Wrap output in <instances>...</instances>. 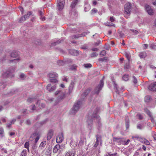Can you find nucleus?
Listing matches in <instances>:
<instances>
[{
  "label": "nucleus",
  "mask_w": 156,
  "mask_h": 156,
  "mask_svg": "<svg viewBox=\"0 0 156 156\" xmlns=\"http://www.w3.org/2000/svg\"><path fill=\"white\" fill-rule=\"evenodd\" d=\"M77 13L75 9H73L72 10V11H70V14L72 16H74V17H76L77 16Z\"/></svg>",
  "instance_id": "b1692460"
},
{
  "label": "nucleus",
  "mask_w": 156,
  "mask_h": 156,
  "mask_svg": "<svg viewBox=\"0 0 156 156\" xmlns=\"http://www.w3.org/2000/svg\"><path fill=\"white\" fill-rule=\"evenodd\" d=\"M83 66L86 68H89L91 67L92 66V65L90 63L84 64Z\"/></svg>",
  "instance_id": "37998d69"
},
{
  "label": "nucleus",
  "mask_w": 156,
  "mask_h": 156,
  "mask_svg": "<svg viewBox=\"0 0 156 156\" xmlns=\"http://www.w3.org/2000/svg\"><path fill=\"white\" fill-rule=\"evenodd\" d=\"M130 30L131 31L133 32L135 35H137L138 33V32L136 30L131 29Z\"/></svg>",
  "instance_id": "69168bd1"
},
{
  "label": "nucleus",
  "mask_w": 156,
  "mask_h": 156,
  "mask_svg": "<svg viewBox=\"0 0 156 156\" xmlns=\"http://www.w3.org/2000/svg\"><path fill=\"white\" fill-rule=\"evenodd\" d=\"M61 40H58L57 41L52 43L51 44L52 46H55L57 44H58L61 42Z\"/></svg>",
  "instance_id": "09e8293b"
},
{
  "label": "nucleus",
  "mask_w": 156,
  "mask_h": 156,
  "mask_svg": "<svg viewBox=\"0 0 156 156\" xmlns=\"http://www.w3.org/2000/svg\"><path fill=\"white\" fill-rule=\"evenodd\" d=\"M148 89L152 91L156 90V82L151 84L148 87Z\"/></svg>",
  "instance_id": "9b49d317"
},
{
  "label": "nucleus",
  "mask_w": 156,
  "mask_h": 156,
  "mask_svg": "<svg viewBox=\"0 0 156 156\" xmlns=\"http://www.w3.org/2000/svg\"><path fill=\"white\" fill-rule=\"evenodd\" d=\"M37 148V147L36 144H34L32 146L31 150V152L32 154H34L36 153L37 151L36 149Z\"/></svg>",
  "instance_id": "393cba45"
},
{
  "label": "nucleus",
  "mask_w": 156,
  "mask_h": 156,
  "mask_svg": "<svg viewBox=\"0 0 156 156\" xmlns=\"http://www.w3.org/2000/svg\"><path fill=\"white\" fill-rule=\"evenodd\" d=\"M96 140L94 146L95 147H97L99 144V140L101 139V137L98 135H97L96 136Z\"/></svg>",
  "instance_id": "412c9836"
},
{
  "label": "nucleus",
  "mask_w": 156,
  "mask_h": 156,
  "mask_svg": "<svg viewBox=\"0 0 156 156\" xmlns=\"http://www.w3.org/2000/svg\"><path fill=\"white\" fill-rule=\"evenodd\" d=\"M70 53L73 55L77 56L79 54V51L75 50H71L69 51Z\"/></svg>",
  "instance_id": "aec40b11"
},
{
  "label": "nucleus",
  "mask_w": 156,
  "mask_h": 156,
  "mask_svg": "<svg viewBox=\"0 0 156 156\" xmlns=\"http://www.w3.org/2000/svg\"><path fill=\"white\" fill-rule=\"evenodd\" d=\"M96 112L94 113H93L92 115L89 116L87 120V127L90 130H92L93 128V120H96L98 124V129L99 130V128H100L101 126V124L100 122V118L98 115L97 114L98 111L99 110V108H97L96 109Z\"/></svg>",
  "instance_id": "f257e3e1"
},
{
  "label": "nucleus",
  "mask_w": 156,
  "mask_h": 156,
  "mask_svg": "<svg viewBox=\"0 0 156 156\" xmlns=\"http://www.w3.org/2000/svg\"><path fill=\"white\" fill-rule=\"evenodd\" d=\"M145 9L148 13L151 15H153L154 13V10L151 8V6L148 5H146L145 6Z\"/></svg>",
  "instance_id": "6e6552de"
},
{
  "label": "nucleus",
  "mask_w": 156,
  "mask_h": 156,
  "mask_svg": "<svg viewBox=\"0 0 156 156\" xmlns=\"http://www.w3.org/2000/svg\"><path fill=\"white\" fill-rule=\"evenodd\" d=\"M59 66H63L66 64L65 60H60L58 61L57 62Z\"/></svg>",
  "instance_id": "c85d7f7f"
},
{
  "label": "nucleus",
  "mask_w": 156,
  "mask_h": 156,
  "mask_svg": "<svg viewBox=\"0 0 156 156\" xmlns=\"http://www.w3.org/2000/svg\"><path fill=\"white\" fill-rule=\"evenodd\" d=\"M57 78H53L50 79V81L51 83H56L57 82V80L56 79Z\"/></svg>",
  "instance_id": "a18cd8bd"
},
{
  "label": "nucleus",
  "mask_w": 156,
  "mask_h": 156,
  "mask_svg": "<svg viewBox=\"0 0 156 156\" xmlns=\"http://www.w3.org/2000/svg\"><path fill=\"white\" fill-rule=\"evenodd\" d=\"M106 54V51L105 50L102 51L100 52V55L103 56H105Z\"/></svg>",
  "instance_id": "4d7b16f0"
},
{
  "label": "nucleus",
  "mask_w": 156,
  "mask_h": 156,
  "mask_svg": "<svg viewBox=\"0 0 156 156\" xmlns=\"http://www.w3.org/2000/svg\"><path fill=\"white\" fill-rule=\"evenodd\" d=\"M151 97L150 96H146L144 98L145 101L146 102L148 103L150 100Z\"/></svg>",
  "instance_id": "c9c22d12"
},
{
  "label": "nucleus",
  "mask_w": 156,
  "mask_h": 156,
  "mask_svg": "<svg viewBox=\"0 0 156 156\" xmlns=\"http://www.w3.org/2000/svg\"><path fill=\"white\" fill-rule=\"evenodd\" d=\"M32 12L31 11H30L27 13V14L24 16H26V18L27 19L29 18L30 16L32 15Z\"/></svg>",
  "instance_id": "2f4dec72"
},
{
  "label": "nucleus",
  "mask_w": 156,
  "mask_h": 156,
  "mask_svg": "<svg viewBox=\"0 0 156 156\" xmlns=\"http://www.w3.org/2000/svg\"><path fill=\"white\" fill-rule=\"evenodd\" d=\"M62 80L66 82H68V79L66 78V76H63L62 78Z\"/></svg>",
  "instance_id": "774afa93"
},
{
  "label": "nucleus",
  "mask_w": 156,
  "mask_h": 156,
  "mask_svg": "<svg viewBox=\"0 0 156 156\" xmlns=\"http://www.w3.org/2000/svg\"><path fill=\"white\" fill-rule=\"evenodd\" d=\"M74 84V83L73 81H72L71 82L69 87V90L67 94H68L69 95H70L72 93Z\"/></svg>",
  "instance_id": "9d476101"
},
{
  "label": "nucleus",
  "mask_w": 156,
  "mask_h": 156,
  "mask_svg": "<svg viewBox=\"0 0 156 156\" xmlns=\"http://www.w3.org/2000/svg\"><path fill=\"white\" fill-rule=\"evenodd\" d=\"M56 85H54L52 86L51 88H50L48 91L51 92L55 90L56 89Z\"/></svg>",
  "instance_id": "72a5a7b5"
},
{
  "label": "nucleus",
  "mask_w": 156,
  "mask_h": 156,
  "mask_svg": "<svg viewBox=\"0 0 156 156\" xmlns=\"http://www.w3.org/2000/svg\"><path fill=\"white\" fill-rule=\"evenodd\" d=\"M53 130L52 129H50L48 131L47 136V140H49L52 138L53 135Z\"/></svg>",
  "instance_id": "ddd939ff"
},
{
  "label": "nucleus",
  "mask_w": 156,
  "mask_h": 156,
  "mask_svg": "<svg viewBox=\"0 0 156 156\" xmlns=\"http://www.w3.org/2000/svg\"><path fill=\"white\" fill-rule=\"evenodd\" d=\"M143 143L147 145H149L150 144V142L148 141V140L145 139L144 140V141Z\"/></svg>",
  "instance_id": "603ef678"
},
{
  "label": "nucleus",
  "mask_w": 156,
  "mask_h": 156,
  "mask_svg": "<svg viewBox=\"0 0 156 156\" xmlns=\"http://www.w3.org/2000/svg\"><path fill=\"white\" fill-rule=\"evenodd\" d=\"M78 0H75L72 2L70 5V10H71V11H72V10H73V9H75L74 8Z\"/></svg>",
  "instance_id": "a211bd4d"
},
{
  "label": "nucleus",
  "mask_w": 156,
  "mask_h": 156,
  "mask_svg": "<svg viewBox=\"0 0 156 156\" xmlns=\"http://www.w3.org/2000/svg\"><path fill=\"white\" fill-rule=\"evenodd\" d=\"M129 141L130 140L129 139L127 140L126 141H124L123 140V142L122 143V144L124 145H126L129 143Z\"/></svg>",
  "instance_id": "3c124183"
},
{
  "label": "nucleus",
  "mask_w": 156,
  "mask_h": 156,
  "mask_svg": "<svg viewBox=\"0 0 156 156\" xmlns=\"http://www.w3.org/2000/svg\"><path fill=\"white\" fill-rule=\"evenodd\" d=\"M26 150H23L21 152V156H27Z\"/></svg>",
  "instance_id": "de8ad7c7"
},
{
  "label": "nucleus",
  "mask_w": 156,
  "mask_h": 156,
  "mask_svg": "<svg viewBox=\"0 0 156 156\" xmlns=\"http://www.w3.org/2000/svg\"><path fill=\"white\" fill-rule=\"evenodd\" d=\"M126 127V129H128L129 127V120L128 118H126L125 119Z\"/></svg>",
  "instance_id": "a878e982"
},
{
  "label": "nucleus",
  "mask_w": 156,
  "mask_h": 156,
  "mask_svg": "<svg viewBox=\"0 0 156 156\" xmlns=\"http://www.w3.org/2000/svg\"><path fill=\"white\" fill-rule=\"evenodd\" d=\"M140 137L138 135H136L135 136H132V139L134 140H139Z\"/></svg>",
  "instance_id": "864d4df0"
},
{
  "label": "nucleus",
  "mask_w": 156,
  "mask_h": 156,
  "mask_svg": "<svg viewBox=\"0 0 156 156\" xmlns=\"http://www.w3.org/2000/svg\"><path fill=\"white\" fill-rule=\"evenodd\" d=\"M19 54L17 51H13L11 54V56L12 58H16L18 56Z\"/></svg>",
  "instance_id": "bb28decb"
},
{
  "label": "nucleus",
  "mask_w": 156,
  "mask_h": 156,
  "mask_svg": "<svg viewBox=\"0 0 156 156\" xmlns=\"http://www.w3.org/2000/svg\"><path fill=\"white\" fill-rule=\"evenodd\" d=\"M20 60V59L19 58H18L13 60H12L10 61V62H18Z\"/></svg>",
  "instance_id": "680f3d73"
},
{
  "label": "nucleus",
  "mask_w": 156,
  "mask_h": 156,
  "mask_svg": "<svg viewBox=\"0 0 156 156\" xmlns=\"http://www.w3.org/2000/svg\"><path fill=\"white\" fill-rule=\"evenodd\" d=\"M113 140L114 141L119 143L120 144H122V143L123 142V140L119 137H113Z\"/></svg>",
  "instance_id": "dca6fc26"
},
{
  "label": "nucleus",
  "mask_w": 156,
  "mask_h": 156,
  "mask_svg": "<svg viewBox=\"0 0 156 156\" xmlns=\"http://www.w3.org/2000/svg\"><path fill=\"white\" fill-rule=\"evenodd\" d=\"M130 67L129 63L128 62L124 66V69L126 70H127L129 69Z\"/></svg>",
  "instance_id": "ea45409f"
},
{
  "label": "nucleus",
  "mask_w": 156,
  "mask_h": 156,
  "mask_svg": "<svg viewBox=\"0 0 156 156\" xmlns=\"http://www.w3.org/2000/svg\"><path fill=\"white\" fill-rule=\"evenodd\" d=\"M90 9V6L87 3H85L84 6V10L85 12L88 11Z\"/></svg>",
  "instance_id": "cd10ccee"
},
{
  "label": "nucleus",
  "mask_w": 156,
  "mask_h": 156,
  "mask_svg": "<svg viewBox=\"0 0 156 156\" xmlns=\"http://www.w3.org/2000/svg\"><path fill=\"white\" fill-rule=\"evenodd\" d=\"M27 19L26 18V16H24L23 17H21L19 20V22L20 23H22L24 21L26 20Z\"/></svg>",
  "instance_id": "e433bc0d"
},
{
  "label": "nucleus",
  "mask_w": 156,
  "mask_h": 156,
  "mask_svg": "<svg viewBox=\"0 0 156 156\" xmlns=\"http://www.w3.org/2000/svg\"><path fill=\"white\" fill-rule=\"evenodd\" d=\"M123 80L126 81L129 80V76L127 75H124L122 77Z\"/></svg>",
  "instance_id": "a19ab883"
},
{
  "label": "nucleus",
  "mask_w": 156,
  "mask_h": 156,
  "mask_svg": "<svg viewBox=\"0 0 156 156\" xmlns=\"http://www.w3.org/2000/svg\"><path fill=\"white\" fill-rule=\"evenodd\" d=\"M101 42V41L100 40H98L97 42L94 43V45L96 46H98L100 44Z\"/></svg>",
  "instance_id": "e2e57ef3"
},
{
  "label": "nucleus",
  "mask_w": 156,
  "mask_h": 156,
  "mask_svg": "<svg viewBox=\"0 0 156 156\" xmlns=\"http://www.w3.org/2000/svg\"><path fill=\"white\" fill-rule=\"evenodd\" d=\"M133 83L135 84H136L137 83V79L136 78L135 76H133Z\"/></svg>",
  "instance_id": "8fccbe9b"
},
{
  "label": "nucleus",
  "mask_w": 156,
  "mask_h": 156,
  "mask_svg": "<svg viewBox=\"0 0 156 156\" xmlns=\"http://www.w3.org/2000/svg\"><path fill=\"white\" fill-rule=\"evenodd\" d=\"M14 71V70L13 69H9L5 72L3 73L2 76L1 77L2 78H5L11 75V74Z\"/></svg>",
  "instance_id": "423d86ee"
},
{
  "label": "nucleus",
  "mask_w": 156,
  "mask_h": 156,
  "mask_svg": "<svg viewBox=\"0 0 156 156\" xmlns=\"http://www.w3.org/2000/svg\"><path fill=\"white\" fill-rule=\"evenodd\" d=\"M144 111L149 116L151 117V115L150 111L147 108L144 109Z\"/></svg>",
  "instance_id": "473e14b6"
},
{
  "label": "nucleus",
  "mask_w": 156,
  "mask_h": 156,
  "mask_svg": "<svg viewBox=\"0 0 156 156\" xmlns=\"http://www.w3.org/2000/svg\"><path fill=\"white\" fill-rule=\"evenodd\" d=\"M24 147L26 148H29V143L28 142H26L24 144Z\"/></svg>",
  "instance_id": "6e6d98bb"
},
{
  "label": "nucleus",
  "mask_w": 156,
  "mask_h": 156,
  "mask_svg": "<svg viewBox=\"0 0 156 156\" xmlns=\"http://www.w3.org/2000/svg\"><path fill=\"white\" fill-rule=\"evenodd\" d=\"M82 102L81 101H79L75 103L73 106L71 112V114L74 115L78 111L81 106Z\"/></svg>",
  "instance_id": "f03ea898"
},
{
  "label": "nucleus",
  "mask_w": 156,
  "mask_h": 156,
  "mask_svg": "<svg viewBox=\"0 0 156 156\" xmlns=\"http://www.w3.org/2000/svg\"><path fill=\"white\" fill-rule=\"evenodd\" d=\"M132 6L130 3H127L125 5L124 10L125 12L127 15H129L130 14Z\"/></svg>",
  "instance_id": "39448f33"
},
{
  "label": "nucleus",
  "mask_w": 156,
  "mask_h": 156,
  "mask_svg": "<svg viewBox=\"0 0 156 156\" xmlns=\"http://www.w3.org/2000/svg\"><path fill=\"white\" fill-rule=\"evenodd\" d=\"M55 95H58L57 97V101H58L63 99L65 96L66 94L63 92L61 90H58L55 93Z\"/></svg>",
  "instance_id": "20e7f679"
},
{
  "label": "nucleus",
  "mask_w": 156,
  "mask_h": 156,
  "mask_svg": "<svg viewBox=\"0 0 156 156\" xmlns=\"http://www.w3.org/2000/svg\"><path fill=\"white\" fill-rule=\"evenodd\" d=\"M65 62H66V64L71 63L73 62V60L71 59H67L65 60Z\"/></svg>",
  "instance_id": "79ce46f5"
},
{
  "label": "nucleus",
  "mask_w": 156,
  "mask_h": 156,
  "mask_svg": "<svg viewBox=\"0 0 156 156\" xmlns=\"http://www.w3.org/2000/svg\"><path fill=\"white\" fill-rule=\"evenodd\" d=\"M98 55V54L96 52H93L90 55L91 57H96Z\"/></svg>",
  "instance_id": "13d9d810"
},
{
  "label": "nucleus",
  "mask_w": 156,
  "mask_h": 156,
  "mask_svg": "<svg viewBox=\"0 0 156 156\" xmlns=\"http://www.w3.org/2000/svg\"><path fill=\"white\" fill-rule=\"evenodd\" d=\"M97 11V10L96 9H93L91 11V14L92 15L96 13Z\"/></svg>",
  "instance_id": "5fc2aeb1"
},
{
  "label": "nucleus",
  "mask_w": 156,
  "mask_h": 156,
  "mask_svg": "<svg viewBox=\"0 0 156 156\" xmlns=\"http://www.w3.org/2000/svg\"><path fill=\"white\" fill-rule=\"evenodd\" d=\"M38 13L39 16H41V17L44 14L43 11L41 10L39 11Z\"/></svg>",
  "instance_id": "0e129e2a"
},
{
  "label": "nucleus",
  "mask_w": 156,
  "mask_h": 156,
  "mask_svg": "<svg viewBox=\"0 0 156 156\" xmlns=\"http://www.w3.org/2000/svg\"><path fill=\"white\" fill-rule=\"evenodd\" d=\"M117 154V153L112 154L108 153L106 156H116Z\"/></svg>",
  "instance_id": "052dcab7"
},
{
  "label": "nucleus",
  "mask_w": 156,
  "mask_h": 156,
  "mask_svg": "<svg viewBox=\"0 0 156 156\" xmlns=\"http://www.w3.org/2000/svg\"><path fill=\"white\" fill-rule=\"evenodd\" d=\"M111 79L112 81L114 84V87L115 89V92L117 94H119V91L117 88L118 85L115 83V79L112 75L111 76Z\"/></svg>",
  "instance_id": "f8f14e48"
},
{
  "label": "nucleus",
  "mask_w": 156,
  "mask_h": 156,
  "mask_svg": "<svg viewBox=\"0 0 156 156\" xmlns=\"http://www.w3.org/2000/svg\"><path fill=\"white\" fill-rule=\"evenodd\" d=\"M0 135L1 137H3L4 136V130L2 128H0Z\"/></svg>",
  "instance_id": "4c0bfd02"
},
{
  "label": "nucleus",
  "mask_w": 156,
  "mask_h": 156,
  "mask_svg": "<svg viewBox=\"0 0 156 156\" xmlns=\"http://www.w3.org/2000/svg\"><path fill=\"white\" fill-rule=\"evenodd\" d=\"M144 127V123L141 122H139L137 123V128L139 129H142Z\"/></svg>",
  "instance_id": "4be33fe9"
},
{
  "label": "nucleus",
  "mask_w": 156,
  "mask_h": 156,
  "mask_svg": "<svg viewBox=\"0 0 156 156\" xmlns=\"http://www.w3.org/2000/svg\"><path fill=\"white\" fill-rule=\"evenodd\" d=\"M90 32L88 31H87L86 32L82 33L81 34H80L81 37H84L88 34L90 33Z\"/></svg>",
  "instance_id": "58836bf2"
},
{
  "label": "nucleus",
  "mask_w": 156,
  "mask_h": 156,
  "mask_svg": "<svg viewBox=\"0 0 156 156\" xmlns=\"http://www.w3.org/2000/svg\"><path fill=\"white\" fill-rule=\"evenodd\" d=\"M39 136L37 132H35L32 134L31 136H30V138H32V139H33L34 137L36 136Z\"/></svg>",
  "instance_id": "f704fd0d"
},
{
  "label": "nucleus",
  "mask_w": 156,
  "mask_h": 156,
  "mask_svg": "<svg viewBox=\"0 0 156 156\" xmlns=\"http://www.w3.org/2000/svg\"><path fill=\"white\" fill-rule=\"evenodd\" d=\"M136 116L138 117V119L139 120H141L143 118V116L140 114H138Z\"/></svg>",
  "instance_id": "bf43d9fd"
},
{
  "label": "nucleus",
  "mask_w": 156,
  "mask_h": 156,
  "mask_svg": "<svg viewBox=\"0 0 156 156\" xmlns=\"http://www.w3.org/2000/svg\"><path fill=\"white\" fill-rule=\"evenodd\" d=\"M104 77L102 79L100 80L99 84L96 87L94 90V94H98L99 93L100 90L102 89V88L103 87L104 85L103 79Z\"/></svg>",
  "instance_id": "7ed1b4c3"
},
{
  "label": "nucleus",
  "mask_w": 156,
  "mask_h": 156,
  "mask_svg": "<svg viewBox=\"0 0 156 156\" xmlns=\"http://www.w3.org/2000/svg\"><path fill=\"white\" fill-rule=\"evenodd\" d=\"M48 76L50 79H52L55 78H57L58 76V75L56 73H51L48 74Z\"/></svg>",
  "instance_id": "2eb2a0df"
},
{
  "label": "nucleus",
  "mask_w": 156,
  "mask_h": 156,
  "mask_svg": "<svg viewBox=\"0 0 156 156\" xmlns=\"http://www.w3.org/2000/svg\"><path fill=\"white\" fill-rule=\"evenodd\" d=\"M125 55L128 60H129L130 58V54L128 52H125Z\"/></svg>",
  "instance_id": "c03bdc74"
},
{
  "label": "nucleus",
  "mask_w": 156,
  "mask_h": 156,
  "mask_svg": "<svg viewBox=\"0 0 156 156\" xmlns=\"http://www.w3.org/2000/svg\"><path fill=\"white\" fill-rule=\"evenodd\" d=\"M76 66L75 65H73L70 68L71 70H75L76 69Z\"/></svg>",
  "instance_id": "338daca9"
},
{
  "label": "nucleus",
  "mask_w": 156,
  "mask_h": 156,
  "mask_svg": "<svg viewBox=\"0 0 156 156\" xmlns=\"http://www.w3.org/2000/svg\"><path fill=\"white\" fill-rule=\"evenodd\" d=\"M85 142H86V138L85 137L80 138L79 143V146L80 147H82L83 145Z\"/></svg>",
  "instance_id": "f3484780"
},
{
  "label": "nucleus",
  "mask_w": 156,
  "mask_h": 156,
  "mask_svg": "<svg viewBox=\"0 0 156 156\" xmlns=\"http://www.w3.org/2000/svg\"><path fill=\"white\" fill-rule=\"evenodd\" d=\"M150 47L151 49H156V44H152L150 45Z\"/></svg>",
  "instance_id": "49530a36"
},
{
  "label": "nucleus",
  "mask_w": 156,
  "mask_h": 156,
  "mask_svg": "<svg viewBox=\"0 0 156 156\" xmlns=\"http://www.w3.org/2000/svg\"><path fill=\"white\" fill-rule=\"evenodd\" d=\"M36 99L35 98H29L27 100V101L29 103H32V102H33L34 100H35Z\"/></svg>",
  "instance_id": "7c9ffc66"
},
{
  "label": "nucleus",
  "mask_w": 156,
  "mask_h": 156,
  "mask_svg": "<svg viewBox=\"0 0 156 156\" xmlns=\"http://www.w3.org/2000/svg\"><path fill=\"white\" fill-rule=\"evenodd\" d=\"M75 154V150L74 149H72L67 152L65 156H74Z\"/></svg>",
  "instance_id": "4468645a"
},
{
  "label": "nucleus",
  "mask_w": 156,
  "mask_h": 156,
  "mask_svg": "<svg viewBox=\"0 0 156 156\" xmlns=\"http://www.w3.org/2000/svg\"><path fill=\"white\" fill-rule=\"evenodd\" d=\"M63 136H58L56 138V142L58 143H59L63 141Z\"/></svg>",
  "instance_id": "5701e85b"
},
{
  "label": "nucleus",
  "mask_w": 156,
  "mask_h": 156,
  "mask_svg": "<svg viewBox=\"0 0 156 156\" xmlns=\"http://www.w3.org/2000/svg\"><path fill=\"white\" fill-rule=\"evenodd\" d=\"M139 56L140 58H144L146 56V53L144 52H140L139 54Z\"/></svg>",
  "instance_id": "c756f323"
},
{
  "label": "nucleus",
  "mask_w": 156,
  "mask_h": 156,
  "mask_svg": "<svg viewBox=\"0 0 156 156\" xmlns=\"http://www.w3.org/2000/svg\"><path fill=\"white\" fill-rule=\"evenodd\" d=\"M90 89L88 88L82 94L81 97L83 98H85L90 91Z\"/></svg>",
  "instance_id": "6ab92c4d"
},
{
  "label": "nucleus",
  "mask_w": 156,
  "mask_h": 156,
  "mask_svg": "<svg viewBox=\"0 0 156 156\" xmlns=\"http://www.w3.org/2000/svg\"><path fill=\"white\" fill-rule=\"evenodd\" d=\"M57 2L58 9L59 10L62 9L64 7V0H58Z\"/></svg>",
  "instance_id": "0eeeda50"
},
{
  "label": "nucleus",
  "mask_w": 156,
  "mask_h": 156,
  "mask_svg": "<svg viewBox=\"0 0 156 156\" xmlns=\"http://www.w3.org/2000/svg\"><path fill=\"white\" fill-rule=\"evenodd\" d=\"M62 147H61L60 145L58 144H56L54 147L53 152L55 153L58 151L59 153H60V152H61L62 150Z\"/></svg>",
  "instance_id": "1a4fd4ad"
}]
</instances>
